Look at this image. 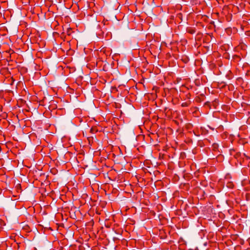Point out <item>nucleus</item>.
Masks as SVG:
<instances>
[{
    "mask_svg": "<svg viewBox=\"0 0 250 250\" xmlns=\"http://www.w3.org/2000/svg\"><path fill=\"white\" fill-rule=\"evenodd\" d=\"M189 32H190V33H191V34H193V33H194V31H189Z\"/></svg>",
    "mask_w": 250,
    "mask_h": 250,
    "instance_id": "6",
    "label": "nucleus"
},
{
    "mask_svg": "<svg viewBox=\"0 0 250 250\" xmlns=\"http://www.w3.org/2000/svg\"><path fill=\"white\" fill-rule=\"evenodd\" d=\"M190 104V101H188L184 103H183L181 104L182 107H187Z\"/></svg>",
    "mask_w": 250,
    "mask_h": 250,
    "instance_id": "2",
    "label": "nucleus"
},
{
    "mask_svg": "<svg viewBox=\"0 0 250 250\" xmlns=\"http://www.w3.org/2000/svg\"><path fill=\"white\" fill-rule=\"evenodd\" d=\"M226 186L228 188H233L234 185L232 182H228L226 183Z\"/></svg>",
    "mask_w": 250,
    "mask_h": 250,
    "instance_id": "1",
    "label": "nucleus"
},
{
    "mask_svg": "<svg viewBox=\"0 0 250 250\" xmlns=\"http://www.w3.org/2000/svg\"><path fill=\"white\" fill-rule=\"evenodd\" d=\"M190 96V94L189 93L186 95V98L188 99H189Z\"/></svg>",
    "mask_w": 250,
    "mask_h": 250,
    "instance_id": "5",
    "label": "nucleus"
},
{
    "mask_svg": "<svg viewBox=\"0 0 250 250\" xmlns=\"http://www.w3.org/2000/svg\"><path fill=\"white\" fill-rule=\"evenodd\" d=\"M233 58H234V59L237 60V61H239V60H240V56H238V55H234V56H233Z\"/></svg>",
    "mask_w": 250,
    "mask_h": 250,
    "instance_id": "3",
    "label": "nucleus"
},
{
    "mask_svg": "<svg viewBox=\"0 0 250 250\" xmlns=\"http://www.w3.org/2000/svg\"><path fill=\"white\" fill-rule=\"evenodd\" d=\"M71 30V29H67V34H68V35H70Z\"/></svg>",
    "mask_w": 250,
    "mask_h": 250,
    "instance_id": "4",
    "label": "nucleus"
}]
</instances>
